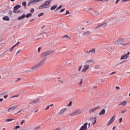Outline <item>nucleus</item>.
<instances>
[{
    "label": "nucleus",
    "instance_id": "nucleus-1",
    "mask_svg": "<svg viewBox=\"0 0 130 130\" xmlns=\"http://www.w3.org/2000/svg\"><path fill=\"white\" fill-rule=\"evenodd\" d=\"M53 52H54V51L53 50H47L43 52L40 55V57L41 58V61L39 63L32 66L31 68V70H36L37 69H38V68L42 67V66H44V63H45L46 59H47V56H48V55H51Z\"/></svg>",
    "mask_w": 130,
    "mask_h": 130
},
{
    "label": "nucleus",
    "instance_id": "nucleus-2",
    "mask_svg": "<svg viewBox=\"0 0 130 130\" xmlns=\"http://www.w3.org/2000/svg\"><path fill=\"white\" fill-rule=\"evenodd\" d=\"M125 39L119 38L114 42V44H121L123 46H127L130 45V42L125 43Z\"/></svg>",
    "mask_w": 130,
    "mask_h": 130
},
{
    "label": "nucleus",
    "instance_id": "nucleus-3",
    "mask_svg": "<svg viewBox=\"0 0 130 130\" xmlns=\"http://www.w3.org/2000/svg\"><path fill=\"white\" fill-rule=\"evenodd\" d=\"M51 4V0L47 1L45 3L39 6V10H43V9H47L50 8V4Z\"/></svg>",
    "mask_w": 130,
    "mask_h": 130
},
{
    "label": "nucleus",
    "instance_id": "nucleus-4",
    "mask_svg": "<svg viewBox=\"0 0 130 130\" xmlns=\"http://www.w3.org/2000/svg\"><path fill=\"white\" fill-rule=\"evenodd\" d=\"M82 113H83L82 110L79 109L70 113V116H75V115H79V114H82Z\"/></svg>",
    "mask_w": 130,
    "mask_h": 130
},
{
    "label": "nucleus",
    "instance_id": "nucleus-5",
    "mask_svg": "<svg viewBox=\"0 0 130 130\" xmlns=\"http://www.w3.org/2000/svg\"><path fill=\"white\" fill-rule=\"evenodd\" d=\"M129 52H128L127 54H124L123 55H122L120 58L121 60H122V59H127V58L129 57Z\"/></svg>",
    "mask_w": 130,
    "mask_h": 130
},
{
    "label": "nucleus",
    "instance_id": "nucleus-6",
    "mask_svg": "<svg viewBox=\"0 0 130 130\" xmlns=\"http://www.w3.org/2000/svg\"><path fill=\"white\" fill-rule=\"evenodd\" d=\"M90 68V65L85 64L84 66L83 69L82 70V73H86Z\"/></svg>",
    "mask_w": 130,
    "mask_h": 130
},
{
    "label": "nucleus",
    "instance_id": "nucleus-7",
    "mask_svg": "<svg viewBox=\"0 0 130 130\" xmlns=\"http://www.w3.org/2000/svg\"><path fill=\"white\" fill-rule=\"evenodd\" d=\"M99 108H100V106H98L91 109H90L89 110V113H93V112H94V111H95V110H97V109H99Z\"/></svg>",
    "mask_w": 130,
    "mask_h": 130
},
{
    "label": "nucleus",
    "instance_id": "nucleus-8",
    "mask_svg": "<svg viewBox=\"0 0 130 130\" xmlns=\"http://www.w3.org/2000/svg\"><path fill=\"white\" fill-rule=\"evenodd\" d=\"M115 120V116H112L110 120L108 121L107 125H109V124H111L114 120Z\"/></svg>",
    "mask_w": 130,
    "mask_h": 130
},
{
    "label": "nucleus",
    "instance_id": "nucleus-9",
    "mask_svg": "<svg viewBox=\"0 0 130 130\" xmlns=\"http://www.w3.org/2000/svg\"><path fill=\"white\" fill-rule=\"evenodd\" d=\"M88 125V123H85L81 126L80 130H87V126Z\"/></svg>",
    "mask_w": 130,
    "mask_h": 130
},
{
    "label": "nucleus",
    "instance_id": "nucleus-10",
    "mask_svg": "<svg viewBox=\"0 0 130 130\" xmlns=\"http://www.w3.org/2000/svg\"><path fill=\"white\" fill-rule=\"evenodd\" d=\"M18 107V106H14L12 107H11L10 108H9L8 110V112H11L12 111H14V110H15L16 109V108H17Z\"/></svg>",
    "mask_w": 130,
    "mask_h": 130
},
{
    "label": "nucleus",
    "instance_id": "nucleus-11",
    "mask_svg": "<svg viewBox=\"0 0 130 130\" xmlns=\"http://www.w3.org/2000/svg\"><path fill=\"white\" fill-rule=\"evenodd\" d=\"M91 34V31L89 30H87L85 32H84L82 35L83 36H85V37H87V36H89Z\"/></svg>",
    "mask_w": 130,
    "mask_h": 130
},
{
    "label": "nucleus",
    "instance_id": "nucleus-12",
    "mask_svg": "<svg viewBox=\"0 0 130 130\" xmlns=\"http://www.w3.org/2000/svg\"><path fill=\"white\" fill-rule=\"evenodd\" d=\"M95 53V48H92L91 50L86 51V53H91V54H94Z\"/></svg>",
    "mask_w": 130,
    "mask_h": 130
},
{
    "label": "nucleus",
    "instance_id": "nucleus-13",
    "mask_svg": "<svg viewBox=\"0 0 130 130\" xmlns=\"http://www.w3.org/2000/svg\"><path fill=\"white\" fill-rule=\"evenodd\" d=\"M40 1H42V0H30V4L34 5L35 4H37V3H39Z\"/></svg>",
    "mask_w": 130,
    "mask_h": 130
},
{
    "label": "nucleus",
    "instance_id": "nucleus-14",
    "mask_svg": "<svg viewBox=\"0 0 130 130\" xmlns=\"http://www.w3.org/2000/svg\"><path fill=\"white\" fill-rule=\"evenodd\" d=\"M89 120H91V122H93L92 123V125H94L95 123H96L97 120L96 119V117L94 118H91Z\"/></svg>",
    "mask_w": 130,
    "mask_h": 130
},
{
    "label": "nucleus",
    "instance_id": "nucleus-15",
    "mask_svg": "<svg viewBox=\"0 0 130 130\" xmlns=\"http://www.w3.org/2000/svg\"><path fill=\"white\" fill-rule=\"evenodd\" d=\"M40 102V99L39 98L37 100H36L34 101L31 102L30 103V104H36L37 103H38Z\"/></svg>",
    "mask_w": 130,
    "mask_h": 130
},
{
    "label": "nucleus",
    "instance_id": "nucleus-16",
    "mask_svg": "<svg viewBox=\"0 0 130 130\" xmlns=\"http://www.w3.org/2000/svg\"><path fill=\"white\" fill-rule=\"evenodd\" d=\"M127 104V102L126 101H124L121 102L120 104H119L118 106H120V105H122L123 106H125Z\"/></svg>",
    "mask_w": 130,
    "mask_h": 130
},
{
    "label": "nucleus",
    "instance_id": "nucleus-17",
    "mask_svg": "<svg viewBox=\"0 0 130 130\" xmlns=\"http://www.w3.org/2000/svg\"><path fill=\"white\" fill-rule=\"evenodd\" d=\"M25 17H26V15L23 14L21 16L18 18V20L19 21H22V20H23V19L25 18Z\"/></svg>",
    "mask_w": 130,
    "mask_h": 130
},
{
    "label": "nucleus",
    "instance_id": "nucleus-18",
    "mask_svg": "<svg viewBox=\"0 0 130 130\" xmlns=\"http://www.w3.org/2000/svg\"><path fill=\"white\" fill-rule=\"evenodd\" d=\"M21 8V5H17L14 7V10L13 11H17V10H19Z\"/></svg>",
    "mask_w": 130,
    "mask_h": 130
},
{
    "label": "nucleus",
    "instance_id": "nucleus-19",
    "mask_svg": "<svg viewBox=\"0 0 130 130\" xmlns=\"http://www.w3.org/2000/svg\"><path fill=\"white\" fill-rule=\"evenodd\" d=\"M3 19L4 20V21H10V17H9V16H5L3 18Z\"/></svg>",
    "mask_w": 130,
    "mask_h": 130
},
{
    "label": "nucleus",
    "instance_id": "nucleus-20",
    "mask_svg": "<svg viewBox=\"0 0 130 130\" xmlns=\"http://www.w3.org/2000/svg\"><path fill=\"white\" fill-rule=\"evenodd\" d=\"M104 114H105V109H103L99 113V115H103Z\"/></svg>",
    "mask_w": 130,
    "mask_h": 130
},
{
    "label": "nucleus",
    "instance_id": "nucleus-21",
    "mask_svg": "<svg viewBox=\"0 0 130 130\" xmlns=\"http://www.w3.org/2000/svg\"><path fill=\"white\" fill-rule=\"evenodd\" d=\"M56 8H57V5H54V6H53L52 7H51L50 10L51 11H53L55 10Z\"/></svg>",
    "mask_w": 130,
    "mask_h": 130
},
{
    "label": "nucleus",
    "instance_id": "nucleus-22",
    "mask_svg": "<svg viewBox=\"0 0 130 130\" xmlns=\"http://www.w3.org/2000/svg\"><path fill=\"white\" fill-rule=\"evenodd\" d=\"M66 110H67L66 108L62 109V110H60L59 112V114H62L64 112H66Z\"/></svg>",
    "mask_w": 130,
    "mask_h": 130
},
{
    "label": "nucleus",
    "instance_id": "nucleus-23",
    "mask_svg": "<svg viewBox=\"0 0 130 130\" xmlns=\"http://www.w3.org/2000/svg\"><path fill=\"white\" fill-rule=\"evenodd\" d=\"M100 26L101 27H105V26H107V22H105L103 24H102L101 25H100Z\"/></svg>",
    "mask_w": 130,
    "mask_h": 130
},
{
    "label": "nucleus",
    "instance_id": "nucleus-24",
    "mask_svg": "<svg viewBox=\"0 0 130 130\" xmlns=\"http://www.w3.org/2000/svg\"><path fill=\"white\" fill-rule=\"evenodd\" d=\"M123 62H125V61H123L122 62H120L119 63L116 64L114 68L117 67V66H119L120 64H122V63H123Z\"/></svg>",
    "mask_w": 130,
    "mask_h": 130
},
{
    "label": "nucleus",
    "instance_id": "nucleus-25",
    "mask_svg": "<svg viewBox=\"0 0 130 130\" xmlns=\"http://www.w3.org/2000/svg\"><path fill=\"white\" fill-rule=\"evenodd\" d=\"M94 60H88L86 61V63H91V62H93Z\"/></svg>",
    "mask_w": 130,
    "mask_h": 130
},
{
    "label": "nucleus",
    "instance_id": "nucleus-26",
    "mask_svg": "<svg viewBox=\"0 0 130 130\" xmlns=\"http://www.w3.org/2000/svg\"><path fill=\"white\" fill-rule=\"evenodd\" d=\"M30 17H32V13H28L26 14V18H30Z\"/></svg>",
    "mask_w": 130,
    "mask_h": 130
},
{
    "label": "nucleus",
    "instance_id": "nucleus-27",
    "mask_svg": "<svg viewBox=\"0 0 130 130\" xmlns=\"http://www.w3.org/2000/svg\"><path fill=\"white\" fill-rule=\"evenodd\" d=\"M94 69L95 70H99L100 69V66L99 65H96L94 66Z\"/></svg>",
    "mask_w": 130,
    "mask_h": 130
},
{
    "label": "nucleus",
    "instance_id": "nucleus-28",
    "mask_svg": "<svg viewBox=\"0 0 130 130\" xmlns=\"http://www.w3.org/2000/svg\"><path fill=\"white\" fill-rule=\"evenodd\" d=\"M62 8V5L59 6L58 7L56 8V10L55 11V12H56V11H58L60 9H61Z\"/></svg>",
    "mask_w": 130,
    "mask_h": 130
},
{
    "label": "nucleus",
    "instance_id": "nucleus-29",
    "mask_svg": "<svg viewBox=\"0 0 130 130\" xmlns=\"http://www.w3.org/2000/svg\"><path fill=\"white\" fill-rule=\"evenodd\" d=\"M109 51L110 52H113V49L112 48V47H110L109 48Z\"/></svg>",
    "mask_w": 130,
    "mask_h": 130
},
{
    "label": "nucleus",
    "instance_id": "nucleus-30",
    "mask_svg": "<svg viewBox=\"0 0 130 130\" xmlns=\"http://www.w3.org/2000/svg\"><path fill=\"white\" fill-rule=\"evenodd\" d=\"M12 120H14V119H7L5 121L6 122H9V121H12Z\"/></svg>",
    "mask_w": 130,
    "mask_h": 130
},
{
    "label": "nucleus",
    "instance_id": "nucleus-31",
    "mask_svg": "<svg viewBox=\"0 0 130 130\" xmlns=\"http://www.w3.org/2000/svg\"><path fill=\"white\" fill-rule=\"evenodd\" d=\"M14 48H15V46H13L12 47H11L10 49V52H12L13 51V50H14Z\"/></svg>",
    "mask_w": 130,
    "mask_h": 130
},
{
    "label": "nucleus",
    "instance_id": "nucleus-32",
    "mask_svg": "<svg viewBox=\"0 0 130 130\" xmlns=\"http://www.w3.org/2000/svg\"><path fill=\"white\" fill-rule=\"evenodd\" d=\"M39 128H40V126H37L34 128V130H38L39 129Z\"/></svg>",
    "mask_w": 130,
    "mask_h": 130
},
{
    "label": "nucleus",
    "instance_id": "nucleus-33",
    "mask_svg": "<svg viewBox=\"0 0 130 130\" xmlns=\"http://www.w3.org/2000/svg\"><path fill=\"white\" fill-rule=\"evenodd\" d=\"M63 38H69V39H71V37H69L68 35L63 36Z\"/></svg>",
    "mask_w": 130,
    "mask_h": 130
},
{
    "label": "nucleus",
    "instance_id": "nucleus-34",
    "mask_svg": "<svg viewBox=\"0 0 130 130\" xmlns=\"http://www.w3.org/2000/svg\"><path fill=\"white\" fill-rule=\"evenodd\" d=\"M101 11H97L96 13H95V16H99V14H101Z\"/></svg>",
    "mask_w": 130,
    "mask_h": 130
},
{
    "label": "nucleus",
    "instance_id": "nucleus-35",
    "mask_svg": "<svg viewBox=\"0 0 130 130\" xmlns=\"http://www.w3.org/2000/svg\"><path fill=\"white\" fill-rule=\"evenodd\" d=\"M26 5H27V3L26 2H23L22 3V6H23V7H26Z\"/></svg>",
    "mask_w": 130,
    "mask_h": 130
},
{
    "label": "nucleus",
    "instance_id": "nucleus-36",
    "mask_svg": "<svg viewBox=\"0 0 130 130\" xmlns=\"http://www.w3.org/2000/svg\"><path fill=\"white\" fill-rule=\"evenodd\" d=\"M44 15V13L42 12L38 15V17H41V16H43Z\"/></svg>",
    "mask_w": 130,
    "mask_h": 130
},
{
    "label": "nucleus",
    "instance_id": "nucleus-37",
    "mask_svg": "<svg viewBox=\"0 0 130 130\" xmlns=\"http://www.w3.org/2000/svg\"><path fill=\"white\" fill-rule=\"evenodd\" d=\"M21 12V10H18L17 11H13V13H20Z\"/></svg>",
    "mask_w": 130,
    "mask_h": 130
},
{
    "label": "nucleus",
    "instance_id": "nucleus-38",
    "mask_svg": "<svg viewBox=\"0 0 130 130\" xmlns=\"http://www.w3.org/2000/svg\"><path fill=\"white\" fill-rule=\"evenodd\" d=\"M82 84H83V79H81V81H80V83H79V85L80 86H81L82 85Z\"/></svg>",
    "mask_w": 130,
    "mask_h": 130
},
{
    "label": "nucleus",
    "instance_id": "nucleus-39",
    "mask_svg": "<svg viewBox=\"0 0 130 130\" xmlns=\"http://www.w3.org/2000/svg\"><path fill=\"white\" fill-rule=\"evenodd\" d=\"M8 14H9V15H13V11H12V10H10Z\"/></svg>",
    "mask_w": 130,
    "mask_h": 130
},
{
    "label": "nucleus",
    "instance_id": "nucleus-40",
    "mask_svg": "<svg viewBox=\"0 0 130 130\" xmlns=\"http://www.w3.org/2000/svg\"><path fill=\"white\" fill-rule=\"evenodd\" d=\"M82 67H83V66L81 65V66L79 67V69H78L79 72H81V70Z\"/></svg>",
    "mask_w": 130,
    "mask_h": 130
},
{
    "label": "nucleus",
    "instance_id": "nucleus-41",
    "mask_svg": "<svg viewBox=\"0 0 130 130\" xmlns=\"http://www.w3.org/2000/svg\"><path fill=\"white\" fill-rule=\"evenodd\" d=\"M114 74H116V72H113L109 74V76H112V75H114Z\"/></svg>",
    "mask_w": 130,
    "mask_h": 130
},
{
    "label": "nucleus",
    "instance_id": "nucleus-42",
    "mask_svg": "<svg viewBox=\"0 0 130 130\" xmlns=\"http://www.w3.org/2000/svg\"><path fill=\"white\" fill-rule=\"evenodd\" d=\"M20 43V42H18L14 45L15 47H16V46H18V45H19Z\"/></svg>",
    "mask_w": 130,
    "mask_h": 130
},
{
    "label": "nucleus",
    "instance_id": "nucleus-43",
    "mask_svg": "<svg viewBox=\"0 0 130 130\" xmlns=\"http://www.w3.org/2000/svg\"><path fill=\"white\" fill-rule=\"evenodd\" d=\"M64 10H66V9L64 8L61 9V10L60 11V13H62L63 12H64Z\"/></svg>",
    "mask_w": 130,
    "mask_h": 130
},
{
    "label": "nucleus",
    "instance_id": "nucleus-44",
    "mask_svg": "<svg viewBox=\"0 0 130 130\" xmlns=\"http://www.w3.org/2000/svg\"><path fill=\"white\" fill-rule=\"evenodd\" d=\"M126 111V110H123V111H121V112L122 114H124V113H125Z\"/></svg>",
    "mask_w": 130,
    "mask_h": 130
},
{
    "label": "nucleus",
    "instance_id": "nucleus-45",
    "mask_svg": "<svg viewBox=\"0 0 130 130\" xmlns=\"http://www.w3.org/2000/svg\"><path fill=\"white\" fill-rule=\"evenodd\" d=\"M19 94H17V95L13 96L11 97V98H15L16 97H19Z\"/></svg>",
    "mask_w": 130,
    "mask_h": 130
},
{
    "label": "nucleus",
    "instance_id": "nucleus-46",
    "mask_svg": "<svg viewBox=\"0 0 130 130\" xmlns=\"http://www.w3.org/2000/svg\"><path fill=\"white\" fill-rule=\"evenodd\" d=\"M26 120H23L21 122H20V124H23L24 122H25Z\"/></svg>",
    "mask_w": 130,
    "mask_h": 130
},
{
    "label": "nucleus",
    "instance_id": "nucleus-47",
    "mask_svg": "<svg viewBox=\"0 0 130 130\" xmlns=\"http://www.w3.org/2000/svg\"><path fill=\"white\" fill-rule=\"evenodd\" d=\"M40 50H41V47H39L38 49V51L39 53L40 52Z\"/></svg>",
    "mask_w": 130,
    "mask_h": 130
},
{
    "label": "nucleus",
    "instance_id": "nucleus-48",
    "mask_svg": "<svg viewBox=\"0 0 130 130\" xmlns=\"http://www.w3.org/2000/svg\"><path fill=\"white\" fill-rule=\"evenodd\" d=\"M116 89L117 90H120V87L118 86H116Z\"/></svg>",
    "mask_w": 130,
    "mask_h": 130
},
{
    "label": "nucleus",
    "instance_id": "nucleus-49",
    "mask_svg": "<svg viewBox=\"0 0 130 130\" xmlns=\"http://www.w3.org/2000/svg\"><path fill=\"white\" fill-rule=\"evenodd\" d=\"M30 12L31 13H34V9L31 8V10H30Z\"/></svg>",
    "mask_w": 130,
    "mask_h": 130
},
{
    "label": "nucleus",
    "instance_id": "nucleus-50",
    "mask_svg": "<svg viewBox=\"0 0 130 130\" xmlns=\"http://www.w3.org/2000/svg\"><path fill=\"white\" fill-rule=\"evenodd\" d=\"M100 27H101L100 25H99L96 26V27L94 28V29H98V28H100Z\"/></svg>",
    "mask_w": 130,
    "mask_h": 130
},
{
    "label": "nucleus",
    "instance_id": "nucleus-51",
    "mask_svg": "<svg viewBox=\"0 0 130 130\" xmlns=\"http://www.w3.org/2000/svg\"><path fill=\"white\" fill-rule=\"evenodd\" d=\"M122 2L123 3H125L126 2H130V0H122Z\"/></svg>",
    "mask_w": 130,
    "mask_h": 130
},
{
    "label": "nucleus",
    "instance_id": "nucleus-52",
    "mask_svg": "<svg viewBox=\"0 0 130 130\" xmlns=\"http://www.w3.org/2000/svg\"><path fill=\"white\" fill-rule=\"evenodd\" d=\"M72 102L71 101L70 103L68 105V106H72Z\"/></svg>",
    "mask_w": 130,
    "mask_h": 130
},
{
    "label": "nucleus",
    "instance_id": "nucleus-53",
    "mask_svg": "<svg viewBox=\"0 0 130 130\" xmlns=\"http://www.w3.org/2000/svg\"><path fill=\"white\" fill-rule=\"evenodd\" d=\"M0 95H2V96H4V95H6V93L2 92L1 93H0Z\"/></svg>",
    "mask_w": 130,
    "mask_h": 130
},
{
    "label": "nucleus",
    "instance_id": "nucleus-54",
    "mask_svg": "<svg viewBox=\"0 0 130 130\" xmlns=\"http://www.w3.org/2000/svg\"><path fill=\"white\" fill-rule=\"evenodd\" d=\"M20 127H21V126H15L16 129H17L18 128H20Z\"/></svg>",
    "mask_w": 130,
    "mask_h": 130
},
{
    "label": "nucleus",
    "instance_id": "nucleus-55",
    "mask_svg": "<svg viewBox=\"0 0 130 130\" xmlns=\"http://www.w3.org/2000/svg\"><path fill=\"white\" fill-rule=\"evenodd\" d=\"M50 106H47V108L45 109V110H48V109L49 108Z\"/></svg>",
    "mask_w": 130,
    "mask_h": 130
},
{
    "label": "nucleus",
    "instance_id": "nucleus-56",
    "mask_svg": "<svg viewBox=\"0 0 130 130\" xmlns=\"http://www.w3.org/2000/svg\"><path fill=\"white\" fill-rule=\"evenodd\" d=\"M119 121H120V123H121V121H122V118H120Z\"/></svg>",
    "mask_w": 130,
    "mask_h": 130
},
{
    "label": "nucleus",
    "instance_id": "nucleus-57",
    "mask_svg": "<svg viewBox=\"0 0 130 130\" xmlns=\"http://www.w3.org/2000/svg\"><path fill=\"white\" fill-rule=\"evenodd\" d=\"M119 1H120V0H117V1H116V2H115V4H116V5H117V4H118V2H119Z\"/></svg>",
    "mask_w": 130,
    "mask_h": 130
},
{
    "label": "nucleus",
    "instance_id": "nucleus-58",
    "mask_svg": "<svg viewBox=\"0 0 130 130\" xmlns=\"http://www.w3.org/2000/svg\"><path fill=\"white\" fill-rule=\"evenodd\" d=\"M69 14H70V11H67L66 12V15H69Z\"/></svg>",
    "mask_w": 130,
    "mask_h": 130
},
{
    "label": "nucleus",
    "instance_id": "nucleus-59",
    "mask_svg": "<svg viewBox=\"0 0 130 130\" xmlns=\"http://www.w3.org/2000/svg\"><path fill=\"white\" fill-rule=\"evenodd\" d=\"M20 51H21V50H19V51H17V53H16V55L17 54H19V53H20Z\"/></svg>",
    "mask_w": 130,
    "mask_h": 130
},
{
    "label": "nucleus",
    "instance_id": "nucleus-60",
    "mask_svg": "<svg viewBox=\"0 0 130 130\" xmlns=\"http://www.w3.org/2000/svg\"><path fill=\"white\" fill-rule=\"evenodd\" d=\"M34 20H35V19L33 18L32 19H31L29 22H33V21H34Z\"/></svg>",
    "mask_w": 130,
    "mask_h": 130
},
{
    "label": "nucleus",
    "instance_id": "nucleus-61",
    "mask_svg": "<svg viewBox=\"0 0 130 130\" xmlns=\"http://www.w3.org/2000/svg\"><path fill=\"white\" fill-rule=\"evenodd\" d=\"M22 111H23V109H21V110H20L19 112H18L17 113V114L20 113V112H22Z\"/></svg>",
    "mask_w": 130,
    "mask_h": 130
},
{
    "label": "nucleus",
    "instance_id": "nucleus-62",
    "mask_svg": "<svg viewBox=\"0 0 130 130\" xmlns=\"http://www.w3.org/2000/svg\"><path fill=\"white\" fill-rule=\"evenodd\" d=\"M3 100H4V99H3V98L0 99V102H3Z\"/></svg>",
    "mask_w": 130,
    "mask_h": 130
},
{
    "label": "nucleus",
    "instance_id": "nucleus-63",
    "mask_svg": "<svg viewBox=\"0 0 130 130\" xmlns=\"http://www.w3.org/2000/svg\"><path fill=\"white\" fill-rule=\"evenodd\" d=\"M8 95H4V98H8Z\"/></svg>",
    "mask_w": 130,
    "mask_h": 130
},
{
    "label": "nucleus",
    "instance_id": "nucleus-64",
    "mask_svg": "<svg viewBox=\"0 0 130 130\" xmlns=\"http://www.w3.org/2000/svg\"><path fill=\"white\" fill-rule=\"evenodd\" d=\"M115 128H116V126H115L113 127V130L115 129Z\"/></svg>",
    "mask_w": 130,
    "mask_h": 130
}]
</instances>
